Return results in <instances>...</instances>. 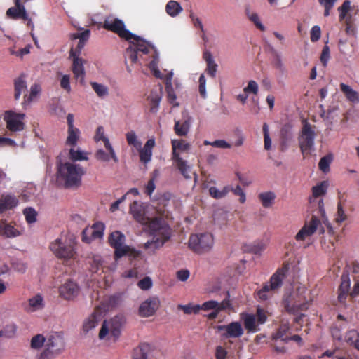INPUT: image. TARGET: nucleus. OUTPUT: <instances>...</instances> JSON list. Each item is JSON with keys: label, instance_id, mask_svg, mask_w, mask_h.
<instances>
[{"label": "nucleus", "instance_id": "obj_1", "mask_svg": "<svg viewBox=\"0 0 359 359\" xmlns=\"http://www.w3.org/2000/svg\"><path fill=\"white\" fill-rule=\"evenodd\" d=\"M328 184L323 181L312 187V196L309 197L308 215L304 224H330L326 216L323 199L320 197L325 195Z\"/></svg>", "mask_w": 359, "mask_h": 359}, {"label": "nucleus", "instance_id": "obj_2", "mask_svg": "<svg viewBox=\"0 0 359 359\" xmlns=\"http://www.w3.org/2000/svg\"><path fill=\"white\" fill-rule=\"evenodd\" d=\"M149 208L143 203L135 201L130 204L129 212L140 224H168L171 221V214L165 207L152 208L154 211L152 217L147 215Z\"/></svg>", "mask_w": 359, "mask_h": 359}, {"label": "nucleus", "instance_id": "obj_3", "mask_svg": "<svg viewBox=\"0 0 359 359\" xmlns=\"http://www.w3.org/2000/svg\"><path fill=\"white\" fill-rule=\"evenodd\" d=\"M76 245L74 234L62 232L59 238L50 243V249L58 259L67 262L76 259Z\"/></svg>", "mask_w": 359, "mask_h": 359}, {"label": "nucleus", "instance_id": "obj_4", "mask_svg": "<svg viewBox=\"0 0 359 359\" xmlns=\"http://www.w3.org/2000/svg\"><path fill=\"white\" fill-rule=\"evenodd\" d=\"M84 173L83 168L79 165L69 162L60 163L57 165V178L64 182L65 187L67 188L80 185L81 177Z\"/></svg>", "mask_w": 359, "mask_h": 359}, {"label": "nucleus", "instance_id": "obj_5", "mask_svg": "<svg viewBox=\"0 0 359 359\" xmlns=\"http://www.w3.org/2000/svg\"><path fill=\"white\" fill-rule=\"evenodd\" d=\"M149 239L144 243L145 249L154 253L163 245L170 237L169 226H147Z\"/></svg>", "mask_w": 359, "mask_h": 359}, {"label": "nucleus", "instance_id": "obj_6", "mask_svg": "<svg viewBox=\"0 0 359 359\" xmlns=\"http://www.w3.org/2000/svg\"><path fill=\"white\" fill-rule=\"evenodd\" d=\"M109 242L115 249L114 259L117 261L123 256H128L130 259L137 258L140 252L130 246L124 245L125 236L120 231L112 232L109 237Z\"/></svg>", "mask_w": 359, "mask_h": 359}, {"label": "nucleus", "instance_id": "obj_7", "mask_svg": "<svg viewBox=\"0 0 359 359\" xmlns=\"http://www.w3.org/2000/svg\"><path fill=\"white\" fill-rule=\"evenodd\" d=\"M172 160L175 163L180 173L186 179H191L189 175L191 167L186 161L181 158L180 151H187L190 149L191 145L184 140H172Z\"/></svg>", "mask_w": 359, "mask_h": 359}, {"label": "nucleus", "instance_id": "obj_8", "mask_svg": "<svg viewBox=\"0 0 359 359\" xmlns=\"http://www.w3.org/2000/svg\"><path fill=\"white\" fill-rule=\"evenodd\" d=\"M65 339L62 334L55 332L46 339L45 348L39 355V359H53L65 349Z\"/></svg>", "mask_w": 359, "mask_h": 359}, {"label": "nucleus", "instance_id": "obj_9", "mask_svg": "<svg viewBox=\"0 0 359 359\" xmlns=\"http://www.w3.org/2000/svg\"><path fill=\"white\" fill-rule=\"evenodd\" d=\"M125 321L123 316H116L109 320H104L99 332V338L116 340L121 334Z\"/></svg>", "mask_w": 359, "mask_h": 359}, {"label": "nucleus", "instance_id": "obj_10", "mask_svg": "<svg viewBox=\"0 0 359 359\" xmlns=\"http://www.w3.org/2000/svg\"><path fill=\"white\" fill-rule=\"evenodd\" d=\"M132 39L135 41L131 42L126 50L125 57L126 60H129L132 64H135L137 62L138 57H142V55H147L153 47L149 42L135 34Z\"/></svg>", "mask_w": 359, "mask_h": 359}, {"label": "nucleus", "instance_id": "obj_11", "mask_svg": "<svg viewBox=\"0 0 359 359\" xmlns=\"http://www.w3.org/2000/svg\"><path fill=\"white\" fill-rule=\"evenodd\" d=\"M213 245V236L208 232L192 234L189 240V248L198 254L210 251Z\"/></svg>", "mask_w": 359, "mask_h": 359}, {"label": "nucleus", "instance_id": "obj_12", "mask_svg": "<svg viewBox=\"0 0 359 359\" xmlns=\"http://www.w3.org/2000/svg\"><path fill=\"white\" fill-rule=\"evenodd\" d=\"M241 319L243 321L244 326L249 332H256L259 330L258 325L264 324L266 321L267 313L260 306H257L256 316L242 313Z\"/></svg>", "mask_w": 359, "mask_h": 359}, {"label": "nucleus", "instance_id": "obj_13", "mask_svg": "<svg viewBox=\"0 0 359 359\" xmlns=\"http://www.w3.org/2000/svg\"><path fill=\"white\" fill-rule=\"evenodd\" d=\"M103 28L117 34L121 38L130 41L135 34L125 28L123 22L117 18H107L103 22Z\"/></svg>", "mask_w": 359, "mask_h": 359}, {"label": "nucleus", "instance_id": "obj_14", "mask_svg": "<svg viewBox=\"0 0 359 359\" xmlns=\"http://www.w3.org/2000/svg\"><path fill=\"white\" fill-rule=\"evenodd\" d=\"M25 118V114L15 113L13 111H6L4 116L6 128L11 132L22 131L25 126L23 121Z\"/></svg>", "mask_w": 359, "mask_h": 359}, {"label": "nucleus", "instance_id": "obj_15", "mask_svg": "<svg viewBox=\"0 0 359 359\" xmlns=\"http://www.w3.org/2000/svg\"><path fill=\"white\" fill-rule=\"evenodd\" d=\"M25 2L26 0H24L23 2H22L21 0H14L15 6L9 8L6 11V15L8 18L12 20L21 19L24 21H27V26L33 28L34 24L31 18H29L24 5Z\"/></svg>", "mask_w": 359, "mask_h": 359}, {"label": "nucleus", "instance_id": "obj_16", "mask_svg": "<svg viewBox=\"0 0 359 359\" xmlns=\"http://www.w3.org/2000/svg\"><path fill=\"white\" fill-rule=\"evenodd\" d=\"M314 131L311 129V125L306 121L299 139V146L303 154L311 149L314 143Z\"/></svg>", "mask_w": 359, "mask_h": 359}, {"label": "nucleus", "instance_id": "obj_17", "mask_svg": "<svg viewBox=\"0 0 359 359\" xmlns=\"http://www.w3.org/2000/svg\"><path fill=\"white\" fill-rule=\"evenodd\" d=\"M230 294L229 292H226V298L222 301L221 302H218L215 300H210L204 302L201 306H200V309L204 311H222L225 310H232L233 306L229 299Z\"/></svg>", "mask_w": 359, "mask_h": 359}, {"label": "nucleus", "instance_id": "obj_18", "mask_svg": "<svg viewBox=\"0 0 359 359\" xmlns=\"http://www.w3.org/2000/svg\"><path fill=\"white\" fill-rule=\"evenodd\" d=\"M160 299L157 297H151L144 301L139 307V313L142 317L153 316L160 306Z\"/></svg>", "mask_w": 359, "mask_h": 359}, {"label": "nucleus", "instance_id": "obj_19", "mask_svg": "<svg viewBox=\"0 0 359 359\" xmlns=\"http://www.w3.org/2000/svg\"><path fill=\"white\" fill-rule=\"evenodd\" d=\"M102 309L100 306H97L94 311L84 320L83 331L85 333L90 332L98 325L99 323L102 320Z\"/></svg>", "mask_w": 359, "mask_h": 359}, {"label": "nucleus", "instance_id": "obj_20", "mask_svg": "<svg viewBox=\"0 0 359 359\" xmlns=\"http://www.w3.org/2000/svg\"><path fill=\"white\" fill-rule=\"evenodd\" d=\"M290 269L287 262L283 263V266L278 269L275 273L271 276V290L280 288L282 286L283 280L287 276Z\"/></svg>", "mask_w": 359, "mask_h": 359}, {"label": "nucleus", "instance_id": "obj_21", "mask_svg": "<svg viewBox=\"0 0 359 359\" xmlns=\"http://www.w3.org/2000/svg\"><path fill=\"white\" fill-rule=\"evenodd\" d=\"M79 292L77 284L72 280L65 282L60 288V295L65 299H72Z\"/></svg>", "mask_w": 359, "mask_h": 359}, {"label": "nucleus", "instance_id": "obj_22", "mask_svg": "<svg viewBox=\"0 0 359 359\" xmlns=\"http://www.w3.org/2000/svg\"><path fill=\"white\" fill-rule=\"evenodd\" d=\"M44 306L45 302L43 295L36 294L28 299L27 304L25 306V310L27 313H34L41 311Z\"/></svg>", "mask_w": 359, "mask_h": 359}, {"label": "nucleus", "instance_id": "obj_23", "mask_svg": "<svg viewBox=\"0 0 359 359\" xmlns=\"http://www.w3.org/2000/svg\"><path fill=\"white\" fill-rule=\"evenodd\" d=\"M103 236V226H87L83 231V241L90 243Z\"/></svg>", "mask_w": 359, "mask_h": 359}, {"label": "nucleus", "instance_id": "obj_24", "mask_svg": "<svg viewBox=\"0 0 359 359\" xmlns=\"http://www.w3.org/2000/svg\"><path fill=\"white\" fill-rule=\"evenodd\" d=\"M217 330H225L226 333L224 334L225 337L237 338L243 335V330L241 325L238 322H233L227 325L218 326Z\"/></svg>", "mask_w": 359, "mask_h": 359}, {"label": "nucleus", "instance_id": "obj_25", "mask_svg": "<svg viewBox=\"0 0 359 359\" xmlns=\"http://www.w3.org/2000/svg\"><path fill=\"white\" fill-rule=\"evenodd\" d=\"M95 140L96 142H98V141H100V140H102L104 142V147L106 148V149L109 151V153H110L111 154V159L115 162V163H118V158L111 146V144H110L109 142V140L108 138H107L105 136H104V128L102 126H99L97 128V130H96V134L95 135Z\"/></svg>", "mask_w": 359, "mask_h": 359}, {"label": "nucleus", "instance_id": "obj_26", "mask_svg": "<svg viewBox=\"0 0 359 359\" xmlns=\"http://www.w3.org/2000/svg\"><path fill=\"white\" fill-rule=\"evenodd\" d=\"M155 146L154 139H149L143 148L140 147L137 149L139 150L140 160L142 163L147 164L148 163L152 156V149Z\"/></svg>", "mask_w": 359, "mask_h": 359}, {"label": "nucleus", "instance_id": "obj_27", "mask_svg": "<svg viewBox=\"0 0 359 359\" xmlns=\"http://www.w3.org/2000/svg\"><path fill=\"white\" fill-rule=\"evenodd\" d=\"M18 204V200L12 194H4L0 198V214L7 210L15 208Z\"/></svg>", "mask_w": 359, "mask_h": 359}, {"label": "nucleus", "instance_id": "obj_28", "mask_svg": "<svg viewBox=\"0 0 359 359\" xmlns=\"http://www.w3.org/2000/svg\"><path fill=\"white\" fill-rule=\"evenodd\" d=\"M348 205L346 199L343 198V196L339 197V201L337 203V212L334 215V222L337 223H341L346 220L347 214L346 209Z\"/></svg>", "mask_w": 359, "mask_h": 359}, {"label": "nucleus", "instance_id": "obj_29", "mask_svg": "<svg viewBox=\"0 0 359 359\" xmlns=\"http://www.w3.org/2000/svg\"><path fill=\"white\" fill-rule=\"evenodd\" d=\"M318 227H319V233H325V229L323 226H303L302 229L296 235V240H304L306 238L314 233L318 230Z\"/></svg>", "mask_w": 359, "mask_h": 359}, {"label": "nucleus", "instance_id": "obj_30", "mask_svg": "<svg viewBox=\"0 0 359 359\" xmlns=\"http://www.w3.org/2000/svg\"><path fill=\"white\" fill-rule=\"evenodd\" d=\"M73 60L72 63V72L76 79H81V81L84 79L85 71H84V60L79 57V56H69Z\"/></svg>", "mask_w": 359, "mask_h": 359}, {"label": "nucleus", "instance_id": "obj_31", "mask_svg": "<svg viewBox=\"0 0 359 359\" xmlns=\"http://www.w3.org/2000/svg\"><path fill=\"white\" fill-rule=\"evenodd\" d=\"M27 83L25 79V75L21 74L14 80V98L18 100L22 92L27 90Z\"/></svg>", "mask_w": 359, "mask_h": 359}, {"label": "nucleus", "instance_id": "obj_32", "mask_svg": "<svg viewBox=\"0 0 359 359\" xmlns=\"http://www.w3.org/2000/svg\"><path fill=\"white\" fill-rule=\"evenodd\" d=\"M340 90L344 94L347 100L355 103L359 102V95L358 93L353 90L351 86L341 83L340 84Z\"/></svg>", "mask_w": 359, "mask_h": 359}, {"label": "nucleus", "instance_id": "obj_33", "mask_svg": "<svg viewBox=\"0 0 359 359\" xmlns=\"http://www.w3.org/2000/svg\"><path fill=\"white\" fill-rule=\"evenodd\" d=\"M190 122L188 119L183 121H175L174 130L178 136H186L189 131Z\"/></svg>", "mask_w": 359, "mask_h": 359}, {"label": "nucleus", "instance_id": "obj_34", "mask_svg": "<svg viewBox=\"0 0 359 359\" xmlns=\"http://www.w3.org/2000/svg\"><path fill=\"white\" fill-rule=\"evenodd\" d=\"M292 133L290 126H284L280 130L281 149H287L289 141L292 139Z\"/></svg>", "mask_w": 359, "mask_h": 359}, {"label": "nucleus", "instance_id": "obj_35", "mask_svg": "<svg viewBox=\"0 0 359 359\" xmlns=\"http://www.w3.org/2000/svg\"><path fill=\"white\" fill-rule=\"evenodd\" d=\"M150 351V346L148 344H142L134 349L133 359H147Z\"/></svg>", "mask_w": 359, "mask_h": 359}, {"label": "nucleus", "instance_id": "obj_36", "mask_svg": "<svg viewBox=\"0 0 359 359\" xmlns=\"http://www.w3.org/2000/svg\"><path fill=\"white\" fill-rule=\"evenodd\" d=\"M22 229L15 228V226H0V234L7 238H13L19 236Z\"/></svg>", "mask_w": 359, "mask_h": 359}, {"label": "nucleus", "instance_id": "obj_37", "mask_svg": "<svg viewBox=\"0 0 359 359\" xmlns=\"http://www.w3.org/2000/svg\"><path fill=\"white\" fill-rule=\"evenodd\" d=\"M165 10L170 16L175 17L182 12V8L177 1L171 0L166 4Z\"/></svg>", "mask_w": 359, "mask_h": 359}, {"label": "nucleus", "instance_id": "obj_38", "mask_svg": "<svg viewBox=\"0 0 359 359\" xmlns=\"http://www.w3.org/2000/svg\"><path fill=\"white\" fill-rule=\"evenodd\" d=\"M46 339L41 334H37L32 337L30 340V348L35 351L40 350L43 346L45 347Z\"/></svg>", "mask_w": 359, "mask_h": 359}, {"label": "nucleus", "instance_id": "obj_39", "mask_svg": "<svg viewBox=\"0 0 359 359\" xmlns=\"http://www.w3.org/2000/svg\"><path fill=\"white\" fill-rule=\"evenodd\" d=\"M230 191V187L229 186L224 187L222 190H219L215 187H211L209 189L210 195L216 199H220L225 197L227 194Z\"/></svg>", "mask_w": 359, "mask_h": 359}, {"label": "nucleus", "instance_id": "obj_40", "mask_svg": "<svg viewBox=\"0 0 359 359\" xmlns=\"http://www.w3.org/2000/svg\"><path fill=\"white\" fill-rule=\"evenodd\" d=\"M245 13L248 19L255 25V27L260 31H264L265 27L260 21L258 15L250 11L249 8H245Z\"/></svg>", "mask_w": 359, "mask_h": 359}, {"label": "nucleus", "instance_id": "obj_41", "mask_svg": "<svg viewBox=\"0 0 359 359\" xmlns=\"http://www.w3.org/2000/svg\"><path fill=\"white\" fill-rule=\"evenodd\" d=\"M345 339L348 344L353 346L359 351V334L356 331H349L346 334Z\"/></svg>", "mask_w": 359, "mask_h": 359}, {"label": "nucleus", "instance_id": "obj_42", "mask_svg": "<svg viewBox=\"0 0 359 359\" xmlns=\"http://www.w3.org/2000/svg\"><path fill=\"white\" fill-rule=\"evenodd\" d=\"M103 260L98 255H93L92 257L91 270L94 273H98L100 271H103Z\"/></svg>", "mask_w": 359, "mask_h": 359}, {"label": "nucleus", "instance_id": "obj_43", "mask_svg": "<svg viewBox=\"0 0 359 359\" xmlns=\"http://www.w3.org/2000/svg\"><path fill=\"white\" fill-rule=\"evenodd\" d=\"M79 137V130L78 128H68V136L66 144L71 146H75Z\"/></svg>", "mask_w": 359, "mask_h": 359}, {"label": "nucleus", "instance_id": "obj_44", "mask_svg": "<svg viewBox=\"0 0 359 359\" xmlns=\"http://www.w3.org/2000/svg\"><path fill=\"white\" fill-rule=\"evenodd\" d=\"M41 88L39 84L34 83L30 88V93L29 95L24 96L25 102L30 103L32 102L41 93Z\"/></svg>", "mask_w": 359, "mask_h": 359}, {"label": "nucleus", "instance_id": "obj_45", "mask_svg": "<svg viewBox=\"0 0 359 359\" xmlns=\"http://www.w3.org/2000/svg\"><path fill=\"white\" fill-rule=\"evenodd\" d=\"M285 308L286 311L291 313H296L300 311H305L308 309L307 303L300 304H294L290 305L287 301L285 302Z\"/></svg>", "mask_w": 359, "mask_h": 359}, {"label": "nucleus", "instance_id": "obj_46", "mask_svg": "<svg viewBox=\"0 0 359 359\" xmlns=\"http://www.w3.org/2000/svg\"><path fill=\"white\" fill-rule=\"evenodd\" d=\"M69 158L73 161H86L88 160V154L86 152H83L81 150H75L74 149L72 148L69 149Z\"/></svg>", "mask_w": 359, "mask_h": 359}, {"label": "nucleus", "instance_id": "obj_47", "mask_svg": "<svg viewBox=\"0 0 359 359\" xmlns=\"http://www.w3.org/2000/svg\"><path fill=\"white\" fill-rule=\"evenodd\" d=\"M90 85L98 97H104L108 95V88L106 86L97 82H91Z\"/></svg>", "mask_w": 359, "mask_h": 359}, {"label": "nucleus", "instance_id": "obj_48", "mask_svg": "<svg viewBox=\"0 0 359 359\" xmlns=\"http://www.w3.org/2000/svg\"><path fill=\"white\" fill-rule=\"evenodd\" d=\"M126 138L128 145L133 146L136 149H139L142 147V142L138 140L137 137L133 130L128 132L126 134Z\"/></svg>", "mask_w": 359, "mask_h": 359}, {"label": "nucleus", "instance_id": "obj_49", "mask_svg": "<svg viewBox=\"0 0 359 359\" xmlns=\"http://www.w3.org/2000/svg\"><path fill=\"white\" fill-rule=\"evenodd\" d=\"M149 99L151 102L150 111L151 112H156L158 109L160 101L161 100V96L157 93H154V92L152 90L149 97Z\"/></svg>", "mask_w": 359, "mask_h": 359}, {"label": "nucleus", "instance_id": "obj_50", "mask_svg": "<svg viewBox=\"0 0 359 359\" xmlns=\"http://www.w3.org/2000/svg\"><path fill=\"white\" fill-rule=\"evenodd\" d=\"M289 330H290L289 324L288 323H283L280 325L276 333L274 335H273L272 338L273 339H281L282 341H284V339L285 338V337H287L286 335V334L287 333Z\"/></svg>", "mask_w": 359, "mask_h": 359}, {"label": "nucleus", "instance_id": "obj_51", "mask_svg": "<svg viewBox=\"0 0 359 359\" xmlns=\"http://www.w3.org/2000/svg\"><path fill=\"white\" fill-rule=\"evenodd\" d=\"M23 214L28 224H30L34 223L36 221L37 212L33 208H26L23 210Z\"/></svg>", "mask_w": 359, "mask_h": 359}, {"label": "nucleus", "instance_id": "obj_52", "mask_svg": "<svg viewBox=\"0 0 359 359\" xmlns=\"http://www.w3.org/2000/svg\"><path fill=\"white\" fill-rule=\"evenodd\" d=\"M341 280L338 291L349 292L351 285L349 275L344 273L341 276Z\"/></svg>", "mask_w": 359, "mask_h": 359}, {"label": "nucleus", "instance_id": "obj_53", "mask_svg": "<svg viewBox=\"0 0 359 359\" xmlns=\"http://www.w3.org/2000/svg\"><path fill=\"white\" fill-rule=\"evenodd\" d=\"M351 8V1L349 0H346L344 1L342 5L338 8V11L339 12V21H343L348 12L350 11Z\"/></svg>", "mask_w": 359, "mask_h": 359}, {"label": "nucleus", "instance_id": "obj_54", "mask_svg": "<svg viewBox=\"0 0 359 359\" xmlns=\"http://www.w3.org/2000/svg\"><path fill=\"white\" fill-rule=\"evenodd\" d=\"M332 161V157L330 156H323L318 163L319 169L323 172H327L329 170L330 164Z\"/></svg>", "mask_w": 359, "mask_h": 359}, {"label": "nucleus", "instance_id": "obj_55", "mask_svg": "<svg viewBox=\"0 0 359 359\" xmlns=\"http://www.w3.org/2000/svg\"><path fill=\"white\" fill-rule=\"evenodd\" d=\"M337 0H318L319 4L324 6V16L327 17L330 15V10L333 8L335 2Z\"/></svg>", "mask_w": 359, "mask_h": 359}, {"label": "nucleus", "instance_id": "obj_56", "mask_svg": "<svg viewBox=\"0 0 359 359\" xmlns=\"http://www.w3.org/2000/svg\"><path fill=\"white\" fill-rule=\"evenodd\" d=\"M189 18L194 27L195 28L199 29L201 32H204L203 25L201 19L198 17H197L192 11H190Z\"/></svg>", "mask_w": 359, "mask_h": 359}, {"label": "nucleus", "instance_id": "obj_57", "mask_svg": "<svg viewBox=\"0 0 359 359\" xmlns=\"http://www.w3.org/2000/svg\"><path fill=\"white\" fill-rule=\"evenodd\" d=\"M90 32L89 29H86L81 33H74L70 35L71 39H79V41L86 42L90 37Z\"/></svg>", "mask_w": 359, "mask_h": 359}, {"label": "nucleus", "instance_id": "obj_58", "mask_svg": "<svg viewBox=\"0 0 359 359\" xmlns=\"http://www.w3.org/2000/svg\"><path fill=\"white\" fill-rule=\"evenodd\" d=\"M178 308L183 310L186 314L197 313L200 310V305H179Z\"/></svg>", "mask_w": 359, "mask_h": 359}, {"label": "nucleus", "instance_id": "obj_59", "mask_svg": "<svg viewBox=\"0 0 359 359\" xmlns=\"http://www.w3.org/2000/svg\"><path fill=\"white\" fill-rule=\"evenodd\" d=\"M137 286L143 290H149L152 287V280L150 277H145L137 283Z\"/></svg>", "mask_w": 359, "mask_h": 359}, {"label": "nucleus", "instance_id": "obj_60", "mask_svg": "<svg viewBox=\"0 0 359 359\" xmlns=\"http://www.w3.org/2000/svg\"><path fill=\"white\" fill-rule=\"evenodd\" d=\"M95 157L97 160L103 162H108L111 158V154H108L102 149H98L95 154Z\"/></svg>", "mask_w": 359, "mask_h": 359}, {"label": "nucleus", "instance_id": "obj_61", "mask_svg": "<svg viewBox=\"0 0 359 359\" xmlns=\"http://www.w3.org/2000/svg\"><path fill=\"white\" fill-rule=\"evenodd\" d=\"M321 36L320 28L318 25H315L312 27L310 33V39L312 42L318 41Z\"/></svg>", "mask_w": 359, "mask_h": 359}, {"label": "nucleus", "instance_id": "obj_62", "mask_svg": "<svg viewBox=\"0 0 359 359\" xmlns=\"http://www.w3.org/2000/svg\"><path fill=\"white\" fill-rule=\"evenodd\" d=\"M198 83H199V86H198L199 93L203 98H205V97H206V90H205L206 79H205L204 74H202L200 76Z\"/></svg>", "mask_w": 359, "mask_h": 359}, {"label": "nucleus", "instance_id": "obj_63", "mask_svg": "<svg viewBox=\"0 0 359 359\" xmlns=\"http://www.w3.org/2000/svg\"><path fill=\"white\" fill-rule=\"evenodd\" d=\"M230 191H231L236 196H239V201L241 203H244L245 202V194L239 185H237L235 188H230Z\"/></svg>", "mask_w": 359, "mask_h": 359}, {"label": "nucleus", "instance_id": "obj_64", "mask_svg": "<svg viewBox=\"0 0 359 359\" xmlns=\"http://www.w3.org/2000/svg\"><path fill=\"white\" fill-rule=\"evenodd\" d=\"M207 67L205 69L206 73L211 77L215 78L216 76V73L217 71L218 65L215 63V61L206 64Z\"/></svg>", "mask_w": 359, "mask_h": 359}]
</instances>
